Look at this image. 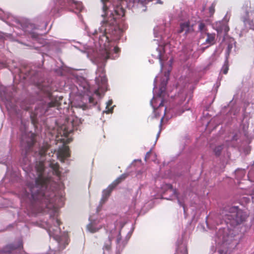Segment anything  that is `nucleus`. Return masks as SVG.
<instances>
[{"instance_id":"obj_21","label":"nucleus","mask_w":254,"mask_h":254,"mask_svg":"<svg viewBox=\"0 0 254 254\" xmlns=\"http://www.w3.org/2000/svg\"><path fill=\"white\" fill-rule=\"evenodd\" d=\"M62 129H64L63 131V135L66 136L68 134L70 133L72 131V129H66L65 127H63Z\"/></svg>"},{"instance_id":"obj_18","label":"nucleus","mask_w":254,"mask_h":254,"mask_svg":"<svg viewBox=\"0 0 254 254\" xmlns=\"http://www.w3.org/2000/svg\"><path fill=\"white\" fill-rule=\"evenodd\" d=\"M106 104L107 105H106V111H105V112H106L107 114L112 113L113 108H110V106L112 104V101L111 100H109L107 102Z\"/></svg>"},{"instance_id":"obj_28","label":"nucleus","mask_w":254,"mask_h":254,"mask_svg":"<svg viewBox=\"0 0 254 254\" xmlns=\"http://www.w3.org/2000/svg\"><path fill=\"white\" fill-rule=\"evenodd\" d=\"M6 66L5 63L0 61V68L4 67Z\"/></svg>"},{"instance_id":"obj_14","label":"nucleus","mask_w":254,"mask_h":254,"mask_svg":"<svg viewBox=\"0 0 254 254\" xmlns=\"http://www.w3.org/2000/svg\"><path fill=\"white\" fill-rule=\"evenodd\" d=\"M168 189H170L171 190H172L173 191V193L176 195V196L178 199V202L179 203V204L180 205V206L184 207V204L183 202H182L179 198L177 190L176 189L174 190L173 189V186L172 185H168Z\"/></svg>"},{"instance_id":"obj_33","label":"nucleus","mask_w":254,"mask_h":254,"mask_svg":"<svg viewBox=\"0 0 254 254\" xmlns=\"http://www.w3.org/2000/svg\"><path fill=\"white\" fill-rule=\"evenodd\" d=\"M120 239L118 238L117 240V243H120Z\"/></svg>"},{"instance_id":"obj_20","label":"nucleus","mask_w":254,"mask_h":254,"mask_svg":"<svg viewBox=\"0 0 254 254\" xmlns=\"http://www.w3.org/2000/svg\"><path fill=\"white\" fill-rule=\"evenodd\" d=\"M229 70V64L228 62L226 60L224 63V64L222 67V71L224 74H226L227 73Z\"/></svg>"},{"instance_id":"obj_26","label":"nucleus","mask_w":254,"mask_h":254,"mask_svg":"<svg viewBox=\"0 0 254 254\" xmlns=\"http://www.w3.org/2000/svg\"><path fill=\"white\" fill-rule=\"evenodd\" d=\"M205 26V25L203 23H202V22L200 23L199 24V27H198L200 31H202L204 29Z\"/></svg>"},{"instance_id":"obj_27","label":"nucleus","mask_w":254,"mask_h":254,"mask_svg":"<svg viewBox=\"0 0 254 254\" xmlns=\"http://www.w3.org/2000/svg\"><path fill=\"white\" fill-rule=\"evenodd\" d=\"M223 29L225 33H227L229 31V27L227 25H225L223 26Z\"/></svg>"},{"instance_id":"obj_23","label":"nucleus","mask_w":254,"mask_h":254,"mask_svg":"<svg viewBox=\"0 0 254 254\" xmlns=\"http://www.w3.org/2000/svg\"><path fill=\"white\" fill-rule=\"evenodd\" d=\"M176 254H188L187 251L186 249L184 248L183 250L178 249Z\"/></svg>"},{"instance_id":"obj_7","label":"nucleus","mask_w":254,"mask_h":254,"mask_svg":"<svg viewBox=\"0 0 254 254\" xmlns=\"http://www.w3.org/2000/svg\"><path fill=\"white\" fill-rule=\"evenodd\" d=\"M69 156V148L68 146L64 145H63L62 147L60 148L56 153V157L59 158L62 162H64V160L68 157Z\"/></svg>"},{"instance_id":"obj_22","label":"nucleus","mask_w":254,"mask_h":254,"mask_svg":"<svg viewBox=\"0 0 254 254\" xmlns=\"http://www.w3.org/2000/svg\"><path fill=\"white\" fill-rule=\"evenodd\" d=\"M215 3L213 2L212 3L211 5L209 8V12L211 15H213L215 12Z\"/></svg>"},{"instance_id":"obj_36","label":"nucleus","mask_w":254,"mask_h":254,"mask_svg":"<svg viewBox=\"0 0 254 254\" xmlns=\"http://www.w3.org/2000/svg\"><path fill=\"white\" fill-rule=\"evenodd\" d=\"M134 166L133 164V163H132V164L130 165V167H132V166Z\"/></svg>"},{"instance_id":"obj_25","label":"nucleus","mask_w":254,"mask_h":254,"mask_svg":"<svg viewBox=\"0 0 254 254\" xmlns=\"http://www.w3.org/2000/svg\"><path fill=\"white\" fill-rule=\"evenodd\" d=\"M151 154V150L146 153V155L145 156V158H144V160L145 161H147V160L149 159Z\"/></svg>"},{"instance_id":"obj_11","label":"nucleus","mask_w":254,"mask_h":254,"mask_svg":"<svg viewBox=\"0 0 254 254\" xmlns=\"http://www.w3.org/2000/svg\"><path fill=\"white\" fill-rule=\"evenodd\" d=\"M164 54V50L163 47H158L156 49L155 53L154 54L153 56L159 60L161 64H163V57Z\"/></svg>"},{"instance_id":"obj_32","label":"nucleus","mask_w":254,"mask_h":254,"mask_svg":"<svg viewBox=\"0 0 254 254\" xmlns=\"http://www.w3.org/2000/svg\"><path fill=\"white\" fill-rule=\"evenodd\" d=\"M77 4L79 6L78 8L79 9V10H81V8H82V6L81 5L80 3H78Z\"/></svg>"},{"instance_id":"obj_1","label":"nucleus","mask_w":254,"mask_h":254,"mask_svg":"<svg viewBox=\"0 0 254 254\" xmlns=\"http://www.w3.org/2000/svg\"><path fill=\"white\" fill-rule=\"evenodd\" d=\"M49 148L46 144L34 153L33 161H35L34 170L29 171L27 189L21 194L24 201L29 203L37 212H47L49 219L47 227L49 236L58 242L60 248L63 250L68 243L66 233L61 234L60 221L58 218V210L64 204L62 197H56L54 193L48 190V181L44 176V162H50L48 165L57 175L59 174V165L50 158L51 154H46Z\"/></svg>"},{"instance_id":"obj_2","label":"nucleus","mask_w":254,"mask_h":254,"mask_svg":"<svg viewBox=\"0 0 254 254\" xmlns=\"http://www.w3.org/2000/svg\"><path fill=\"white\" fill-rule=\"evenodd\" d=\"M102 3L103 13L102 16L104 20L102 25L98 30H95L92 34L96 38H98V44L100 49L101 63L96 60L98 68L96 71L95 82L98 86V89L94 90V93L98 96L104 93L107 90V79L105 75L104 69L102 67L105 62L110 56L111 40H118L121 36L122 30L117 25L116 19L117 16H125L126 10L124 6H127V0H101ZM119 49L114 47L112 51L117 54Z\"/></svg>"},{"instance_id":"obj_19","label":"nucleus","mask_w":254,"mask_h":254,"mask_svg":"<svg viewBox=\"0 0 254 254\" xmlns=\"http://www.w3.org/2000/svg\"><path fill=\"white\" fill-rule=\"evenodd\" d=\"M71 123L72 124V127H75L76 126H78L80 124H81V121L79 119L75 117L72 119V120L71 121Z\"/></svg>"},{"instance_id":"obj_3","label":"nucleus","mask_w":254,"mask_h":254,"mask_svg":"<svg viewBox=\"0 0 254 254\" xmlns=\"http://www.w3.org/2000/svg\"><path fill=\"white\" fill-rule=\"evenodd\" d=\"M248 216L246 212L239 209L238 207L233 206L229 208L228 213L225 215L224 219L227 223L236 226L245 222Z\"/></svg>"},{"instance_id":"obj_12","label":"nucleus","mask_w":254,"mask_h":254,"mask_svg":"<svg viewBox=\"0 0 254 254\" xmlns=\"http://www.w3.org/2000/svg\"><path fill=\"white\" fill-rule=\"evenodd\" d=\"M143 2V0H139V1L128 0V8H131L132 9V11H134V9H136V7L139 5H142Z\"/></svg>"},{"instance_id":"obj_38","label":"nucleus","mask_w":254,"mask_h":254,"mask_svg":"<svg viewBox=\"0 0 254 254\" xmlns=\"http://www.w3.org/2000/svg\"><path fill=\"white\" fill-rule=\"evenodd\" d=\"M162 104V103H161L160 104H159V106H161Z\"/></svg>"},{"instance_id":"obj_4","label":"nucleus","mask_w":254,"mask_h":254,"mask_svg":"<svg viewBox=\"0 0 254 254\" xmlns=\"http://www.w3.org/2000/svg\"><path fill=\"white\" fill-rule=\"evenodd\" d=\"M126 179V175H122L116 180H115L112 184L102 191V197L100 200V203H104L108 199L111 192L114 189L123 181Z\"/></svg>"},{"instance_id":"obj_8","label":"nucleus","mask_w":254,"mask_h":254,"mask_svg":"<svg viewBox=\"0 0 254 254\" xmlns=\"http://www.w3.org/2000/svg\"><path fill=\"white\" fill-rule=\"evenodd\" d=\"M193 25H190V22L187 21L181 23L180 24V29L178 30V33H181L185 32V34L187 35L193 32Z\"/></svg>"},{"instance_id":"obj_35","label":"nucleus","mask_w":254,"mask_h":254,"mask_svg":"<svg viewBox=\"0 0 254 254\" xmlns=\"http://www.w3.org/2000/svg\"><path fill=\"white\" fill-rule=\"evenodd\" d=\"M160 90H161V92H162L163 91H164L165 90V88L163 89V88H161Z\"/></svg>"},{"instance_id":"obj_34","label":"nucleus","mask_w":254,"mask_h":254,"mask_svg":"<svg viewBox=\"0 0 254 254\" xmlns=\"http://www.w3.org/2000/svg\"><path fill=\"white\" fill-rule=\"evenodd\" d=\"M88 49V46H86L85 47V50H87Z\"/></svg>"},{"instance_id":"obj_37","label":"nucleus","mask_w":254,"mask_h":254,"mask_svg":"<svg viewBox=\"0 0 254 254\" xmlns=\"http://www.w3.org/2000/svg\"><path fill=\"white\" fill-rule=\"evenodd\" d=\"M116 57H117V56H113V58H115Z\"/></svg>"},{"instance_id":"obj_24","label":"nucleus","mask_w":254,"mask_h":254,"mask_svg":"<svg viewBox=\"0 0 254 254\" xmlns=\"http://www.w3.org/2000/svg\"><path fill=\"white\" fill-rule=\"evenodd\" d=\"M31 37L35 39H39V35L35 32H32L30 33Z\"/></svg>"},{"instance_id":"obj_30","label":"nucleus","mask_w":254,"mask_h":254,"mask_svg":"<svg viewBox=\"0 0 254 254\" xmlns=\"http://www.w3.org/2000/svg\"><path fill=\"white\" fill-rule=\"evenodd\" d=\"M135 162L140 166H141V161L140 160L135 161Z\"/></svg>"},{"instance_id":"obj_10","label":"nucleus","mask_w":254,"mask_h":254,"mask_svg":"<svg viewBox=\"0 0 254 254\" xmlns=\"http://www.w3.org/2000/svg\"><path fill=\"white\" fill-rule=\"evenodd\" d=\"M47 106L46 105L44 104L36 108L35 111L33 113L32 117L37 119L38 117H40L45 114L47 111V109H46Z\"/></svg>"},{"instance_id":"obj_13","label":"nucleus","mask_w":254,"mask_h":254,"mask_svg":"<svg viewBox=\"0 0 254 254\" xmlns=\"http://www.w3.org/2000/svg\"><path fill=\"white\" fill-rule=\"evenodd\" d=\"M215 39V34L213 33H207V38L206 39V43L210 44H213L214 43V40Z\"/></svg>"},{"instance_id":"obj_6","label":"nucleus","mask_w":254,"mask_h":254,"mask_svg":"<svg viewBox=\"0 0 254 254\" xmlns=\"http://www.w3.org/2000/svg\"><path fill=\"white\" fill-rule=\"evenodd\" d=\"M23 244L21 240H19L16 243L8 245L5 246L3 252L0 254H13V252L16 249H20L22 248Z\"/></svg>"},{"instance_id":"obj_31","label":"nucleus","mask_w":254,"mask_h":254,"mask_svg":"<svg viewBox=\"0 0 254 254\" xmlns=\"http://www.w3.org/2000/svg\"><path fill=\"white\" fill-rule=\"evenodd\" d=\"M251 195H252V198L253 199L254 198V190L252 191V193H251Z\"/></svg>"},{"instance_id":"obj_29","label":"nucleus","mask_w":254,"mask_h":254,"mask_svg":"<svg viewBox=\"0 0 254 254\" xmlns=\"http://www.w3.org/2000/svg\"><path fill=\"white\" fill-rule=\"evenodd\" d=\"M88 96H89L88 100H89V102L93 103V100L92 97H91L89 94H88Z\"/></svg>"},{"instance_id":"obj_5","label":"nucleus","mask_w":254,"mask_h":254,"mask_svg":"<svg viewBox=\"0 0 254 254\" xmlns=\"http://www.w3.org/2000/svg\"><path fill=\"white\" fill-rule=\"evenodd\" d=\"M30 137L25 140V136H23L22 137L21 145L25 148L26 154H28L30 151L35 141V135L32 133H30Z\"/></svg>"},{"instance_id":"obj_17","label":"nucleus","mask_w":254,"mask_h":254,"mask_svg":"<svg viewBox=\"0 0 254 254\" xmlns=\"http://www.w3.org/2000/svg\"><path fill=\"white\" fill-rule=\"evenodd\" d=\"M6 89L5 87L0 85V97L2 100H4L5 93H6Z\"/></svg>"},{"instance_id":"obj_15","label":"nucleus","mask_w":254,"mask_h":254,"mask_svg":"<svg viewBox=\"0 0 254 254\" xmlns=\"http://www.w3.org/2000/svg\"><path fill=\"white\" fill-rule=\"evenodd\" d=\"M111 238L109 237L108 240L105 243L103 247V254H106V251H109L111 249Z\"/></svg>"},{"instance_id":"obj_9","label":"nucleus","mask_w":254,"mask_h":254,"mask_svg":"<svg viewBox=\"0 0 254 254\" xmlns=\"http://www.w3.org/2000/svg\"><path fill=\"white\" fill-rule=\"evenodd\" d=\"M89 220L90 222L87 225V229L90 232L95 233L101 228V225L97 226L100 223L99 220H92L91 217H89Z\"/></svg>"},{"instance_id":"obj_16","label":"nucleus","mask_w":254,"mask_h":254,"mask_svg":"<svg viewBox=\"0 0 254 254\" xmlns=\"http://www.w3.org/2000/svg\"><path fill=\"white\" fill-rule=\"evenodd\" d=\"M223 149V145H219L216 146L214 149V152L215 153V155L216 156H220Z\"/></svg>"}]
</instances>
